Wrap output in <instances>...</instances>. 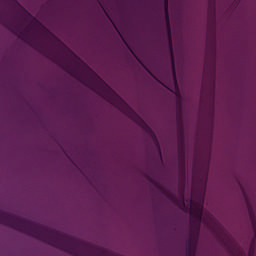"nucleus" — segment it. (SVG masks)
<instances>
[{
  "mask_svg": "<svg viewBox=\"0 0 256 256\" xmlns=\"http://www.w3.org/2000/svg\"><path fill=\"white\" fill-rule=\"evenodd\" d=\"M178 145L180 180L182 181L183 187H185V182L187 181V160L185 157V132L183 127L180 128Z\"/></svg>",
  "mask_w": 256,
  "mask_h": 256,
  "instance_id": "1",
  "label": "nucleus"
},
{
  "mask_svg": "<svg viewBox=\"0 0 256 256\" xmlns=\"http://www.w3.org/2000/svg\"><path fill=\"white\" fill-rule=\"evenodd\" d=\"M0 23L8 29V31H11L14 35H17L19 39H22L23 41H27L29 39V35L25 30H21V24L15 23L13 19L9 18L7 14L0 12Z\"/></svg>",
  "mask_w": 256,
  "mask_h": 256,
  "instance_id": "2",
  "label": "nucleus"
},
{
  "mask_svg": "<svg viewBox=\"0 0 256 256\" xmlns=\"http://www.w3.org/2000/svg\"><path fill=\"white\" fill-rule=\"evenodd\" d=\"M197 253V244L189 243L187 247V256H195ZM90 256H113L107 250L96 248L95 246L90 245Z\"/></svg>",
  "mask_w": 256,
  "mask_h": 256,
  "instance_id": "3",
  "label": "nucleus"
},
{
  "mask_svg": "<svg viewBox=\"0 0 256 256\" xmlns=\"http://www.w3.org/2000/svg\"><path fill=\"white\" fill-rule=\"evenodd\" d=\"M132 119L134 121H137L140 125V127H142V129L144 131H146V133H149V135L152 137V139H154V141H156L157 143V136L155 135V132H153V130H151V127H149V125L146 124L145 120L142 119L141 117H139V115H137V113H135V111H132Z\"/></svg>",
  "mask_w": 256,
  "mask_h": 256,
  "instance_id": "4",
  "label": "nucleus"
},
{
  "mask_svg": "<svg viewBox=\"0 0 256 256\" xmlns=\"http://www.w3.org/2000/svg\"><path fill=\"white\" fill-rule=\"evenodd\" d=\"M201 231V224H191V232L188 243H195L197 245V241H199V232Z\"/></svg>",
  "mask_w": 256,
  "mask_h": 256,
  "instance_id": "5",
  "label": "nucleus"
},
{
  "mask_svg": "<svg viewBox=\"0 0 256 256\" xmlns=\"http://www.w3.org/2000/svg\"><path fill=\"white\" fill-rule=\"evenodd\" d=\"M164 9H165V19L169 35V45H173L171 40V22L169 21V0H164Z\"/></svg>",
  "mask_w": 256,
  "mask_h": 256,
  "instance_id": "6",
  "label": "nucleus"
},
{
  "mask_svg": "<svg viewBox=\"0 0 256 256\" xmlns=\"http://www.w3.org/2000/svg\"><path fill=\"white\" fill-rule=\"evenodd\" d=\"M203 219V209L198 208L191 216V224H196L197 227L201 225V221Z\"/></svg>",
  "mask_w": 256,
  "mask_h": 256,
  "instance_id": "7",
  "label": "nucleus"
},
{
  "mask_svg": "<svg viewBox=\"0 0 256 256\" xmlns=\"http://www.w3.org/2000/svg\"><path fill=\"white\" fill-rule=\"evenodd\" d=\"M171 61H172V64H171L172 74H173L175 83H177V73L175 72V57L173 56V52L171 53Z\"/></svg>",
  "mask_w": 256,
  "mask_h": 256,
  "instance_id": "8",
  "label": "nucleus"
},
{
  "mask_svg": "<svg viewBox=\"0 0 256 256\" xmlns=\"http://www.w3.org/2000/svg\"><path fill=\"white\" fill-rule=\"evenodd\" d=\"M157 189H159L162 193H164V195H167L168 199H175V196H173V194L168 193L163 187L157 185Z\"/></svg>",
  "mask_w": 256,
  "mask_h": 256,
  "instance_id": "9",
  "label": "nucleus"
},
{
  "mask_svg": "<svg viewBox=\"0 0 256 256\" xmlns=\"http://www.w3.org/2000/svg\"><path fill=\"white\" fill-rule=\"evenodd\" d=\"M210 7L213 10V13H215V0H210Z\"/></svg>",
  "mask_w": 256,
  "mask_h": 256,
  "instance_id": "10",
  "label": "nucleus"
},
{
  "mask_svg": "<svg viewBox=\"0 0 256 256\" xmlns=\"http://www.w3.org/2000/svg\"><path fill=\"white\" fill-rule=\"evenodd\" d=\"M46 57H48L49 59H51L54 63H57V58H55L54 56H49V52H46Z\"/></svg>",
  "mask_w": 256,
  "mask_h": 256,
  "instance_id": "11",
  "label": "nucleus"
},
{
  "mask_svg": "<svg viewBox=\"0 0 256 256\" xmlns=\"http://www.w3.org/2000/svg\"><path fill=\"white\" fill-rule=\"evenodd\" d=\"M64 71H67V73H69V68H67V66L63 67Z\"/></svg>",
  "mask_w": 256,
  "mask_h": 256,
  "instance_id": "12",
  "label": "nucleus"
}]
</instances>
